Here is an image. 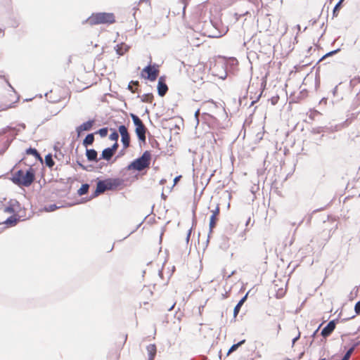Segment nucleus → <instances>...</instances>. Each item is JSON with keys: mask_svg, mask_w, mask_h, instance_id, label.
Returning <instances> with one entry per match:
<instances>
[{"mask_svg": "<svg viewBox=\"0 0 360 360\" xmlns=\"http://www.w3.org/2000/svg\"><path fill=\"white\" fill-rule=\"evenodd\" d=\"M35 171L30 167L27 170L20 169L13 175L12 181L18 186H30L34 181Z\"/></svg>", "mask_w": 360, "mask_h": 360, "instance_id": "f257e3e1", "label": "nucleus"}, {"mask_svg": "<svg viewBox=\"0 0 360 360\" xmlns=\"http://www.w3.org/2000/svg\"><path fill=\"white\" fill-rule=\"evenodd\" d=\"M116 21L115 16L112 13H96L91 14L87 20L86 23L90 25H96L99 24H113Z\"/></svg>", "mask_w": 360, "mask_h": 360, "instance_id": "f03ea898", "label": "nucleus"}, {"mask_svg": "<svg viewBox=\"0 0 360 360\" xmlns=\"http://www.w3.org/2000/svg\"><path fill=\"white\" fill-rule=\"evenodd\" d=\"M121 185V181L118 179H107L98 181L95 191L96 195L104 193L106 191L115 190Z\"/></svg>", "mask_w": 360, "mask_h": 360, "instance_id": "7ed1b4c3", "label": "nucleus"}, {"mask_svg": "<svg viewBox=\"0 0 360 360\" xmlns=\"http://www.w3.org/2000/svg\"><path fill=\"white\" fill-rule=\"evenodd\" d=\"M151 160V154L149 151L146 150L142 155L134 160L129 166L128 169H134L136 171H141L148 168L150 165Z\"/></svg>", "mask_w": 360, "mask_h": 360, "instance_id": "20e7f679", "label": "nucleus"}, {"mask_svg": "<svg viewBox=\"0 0 360 360\" xmlns=\"http://www.w3.org/2000/svg\"><path fill=\"white\" fill-rule=\"evenodd\" d=\"M159 65L155 63L149 64L142 70L141 72V77L150 82L155 81L159 76Z\"/></svg>", "mask_w": 360, "mask_h": 360, "instance_id": "39448f33", "label": "nucleus"}, {"mask_svg": "<svg viewBox=\"0 0 360 360\" xmlns=\"http://www.w3.org/2000/svg\"><path fill=\"white\" fill-rule=\"evenodd\" d=\"M131 117L136 127L135 132L138 136L139 140L141 142H145L146 139V134L147 131V128L143 123L142 120L137 115L131 114Z\"/></svg>", "mask_w": 360, "mask_h": 360, "instance_id": "423d86ee", "label": "nucleus"}, {"mask_svg": "<svg viewBox=\"0 0 360 360\" xmlns=\"http://www.w3.org/2000/svg\"><path fill=\"white\" fill-rule=\"evenodd\" d=\"M18 97L16 94L13 91H9L6 95H5L1 101L0 108L2 110H6L15 106V103L18 102Z\"/></svg>", "mask_w": 360, "mask_h": 360, "instance_id": "0eeeda50", "label": "nucleus"}, {"mask_svg": "<svg viewBox=\"0 0 360 360\" xmlns=\"http://www.w3.org/2000/svg\"><path fill=\"white\" fill-rule=\"evenodd\" d=\"M153 292L148 286H144L139 293V300L143 304H148L151 300Z\"/></svg>", "mask_w": 360, "mask_h": 360, "instance_id": "6e6552de", "label": "nucleus"}, {"mask_svg": "<svg viewBox=\"0 0 360 360\" xmlns=\"http://www.w3.org/2000/svg\"><path fill=\"white\" fill-rule=\"evenodd\" d=\"M118 129L121 135V141L122 142L123 147L124 148H127L130 143V136L127 128L124 125H120Z\"/></svg>", "mask_w": 360, "mask_h": 360, "instance_id": "1a4fd4ad", "label": "nucleus"}, {"mask_svg": "<svg viewBox=\"0 0 360 360\" xmlns=\"http://www.w3.org/2000/svg\"><path fill=\"white\" fill-rule=\"evenodd\" d=\"M168 91V86L165 82V79L160 77L158 83V91L160 96H164Z\"/></svg>", "mask_w": 360, "mask_h": 360, "instance_id": "9d476101", "label": "nucleus"}, {"mask_svg": "<svg viewBox=\"0 0 360 360\" xmlns=\"http://www.w3.org/2000/svg\"><path fill=\"white\" fill-rule=\"evenodd\" d=\"M94 123H95V120H89L86 122H84L83 124H82L81 125L77 127L76 129V131H77L78 135H79L80 133L82 132L83 131H89L94 126Z\"/></svg>", "mask_w": 360, "mask_h": 360, "instance_id": "9b49d317", "label": "nucleus"}, {"mask_svg": "<svg viewBox=\"0 0 360 360\" xmlns=\"http://www.w3.org/2000/svg\"><path fill=\"white\" fill-rule=\"evenodd\" d=\"M335 323L334 321H330L326 325V326H325L323 328V330L321 331L322 336H323V337L329 336L332 333V332L335 330Z\"/></svg>", "mask_w": 360, "mask_h": 360, "instance_id": "f8f14e48", "label": "nucleus"}, {"mask_svg": "<svg viewBox=\"0 0 360 360\" xmlns=\"http://www.w3.org/2000/svg\"><path fill=\"white\" fill-rule=\"evenodd\" d=\"M146 350L148 355V360H154L157 353V348L155 344H150L147 346Z\"/></svg>", "mask_w": 360, "mask_h": 360, "instance_id": "ddd939ff", "label": "nucleus"}, {"mask_svg": "<svg viewBox=\"0 0 360 360\" xmlns=\"http://www.w3.org/2000/svg\"><path fill=\"white\" fill-rule=\"evenodd\" d=\"M59 91H60V89L59 88H56L55 89H52L50 91V93H49V98L51 100L52 102L58 103V102L60 101L62 99L64 98V97L63 96H60L58 98L53 96L56 94H57Z\"/></svg>", "mask_w": 360, "mask_h": 360, "instance_id": "4468645a", "label": "nucleus"}, {"mask_svg": "<svg viewBox=\"0 0 360 360\" xmlns=\"http://www.w3.org/2000/svg\"><path fill=\"white\" fill-rule=\"evenodd\" d=\"M86 155L89 161L97 162V152L94 149H87Z\"/></svg>", "mask_w": 360, "mask_h": 360, "instance_id": "2eb2a0df", "label": "nucleus"}, {"mask_svg": "<svg viewBox=\"0 0 360 360\" xmlns=\"http://www.w3.org/2000/svg\"><path fill=\"white\" fill-rule=\"evenodd\" d=\"M247 297H248V293L238 302V303L235 307V308L233 309L234 317H236L237 315L238 314L242 305L243 304V303L245 302V300L247 299Z\"/></svg>", "mask_w": 360, "mask_h": 360, "instance_id": "dca6fc26", "label": "nucleus"}, {"mask_svg": "<svg viewBox=\"0 0 360 360\" xmlns=\"http://www.w3.org/2000/svg\"><path fill=\"white\" fill-rule=\"evenodd\" d=\"M114 153L112 149L110 148H107L104 149L102 152V158L106 160H109L113 156Z\"/></svg>", "mask_w": 360, "mask_h": 360, "instance_id": "f3484780", "label": "nucleus"}, {"mask_svg": "<svg viewBox=\"0 0 360 360\" xmlns=\"http://www.w3.org/2000/svg\"><path fill=\"white\" fill-rule=\"evenodd\" d=\"M94 134H89L84 139L83 145L86 147V146H88L89 145H91L94 143Z\"/></svg>", "mask_w": 360, "mask_h": 360, "instance_id": "a211bd4d", "label": "nucleus"}, {"mask_svg": "<svg viewBox=\"0 0 360 360\" xmlns=\"http://www.w3.org/2000/svg\"><path fill=\"white\" fill-rule=\"evenodd\" d=\"M44 160H45V164L48 167L52 168L54 166L55 162H54L52 155L51 154L46 155L45 156Z\"/></svg>", "mask_w": 360, "mask_h": 360, "instance_id": "6ab92c4d", "label": "nucleus"}, {"mask_svg": "<svg viewBox=\"0 0 360 360\" xmlns=\"http://www.w3.org/2000/svg\"><path fill=\"white\" fill-rule=\"evenodd\" d=\"M245 342V340H243L236 344L233 345L227 352V356H229L232 352L236 351L240 346Z\"/></svg>", "mask_w": 360, "mask_h": 360, "instance_id": "aec40b11", "label": "nucleus"}, {"mask_svg": "<svg viewBox=\"0 0 360 360\" xmlns=\"http://www.w3.org/2000/svg\"><path fill=\"white\" fill-rule=\"evenodd\" d=\"M89 186L87 184H82L77 193L79 195H85L88 193Z\"/></svg>", "mask_w": 360, "mask_h": 360, "instance_id": "412c9836", "label": "nucleus"}, {"mask_svg": "<svg viewBox=\"0 0 360 360\" xmlns=\"http://www.w3.org/2000/svg\"><path fill=\"white\" fill-rule=\"evenodd\" d=\"M219 218L214 216H211L210 219V232H212L215 227Z\"/></svg>", "mask_w": 360, "mask_h": 360, "instance_id": "4be33fe9", "label": "nucleus"}, {"mask_svg": "<svg viewBox=\"0 0 360 360\" xmlns=\"http://www.w3.org/2000/svg\"><path fill=\"white\" fill-rule=\"evenodd\" d=\"M154 96L152 94H146L142 96V101L151 103L153 101Z\"/></svg>", "mask_w": 360, "mask_h": 360, "instance_id": "5701e85b", "label": "nucleus"}, {"mask_svg": "<svg viewBox=\"0 0 360 360\" xmlns=\"http://www.w3.org/2000/svg\"><path fill=\"white\" fill-rule=\"evenodd\" d=\"M354 350V346L352 347L345 354L342 360H349L350 359V356L352 354V352Z\"/></svg>", "mask_w": 360, "mask_h": 360, "instance_id": "b1692460", "label": "nucleus"}, {"mask_svg": "<svg viewBox=\"0 0 360 360\" xmlns=\"http://www.w3.org/2000/svg\"><path fill=\"white\" fill-rule=\"evenodd\" d=\"M127 51V49L126 48L123 49V44L117 46L116 51H117V54H119L120 56L123 55Z\"/></svg>", "mask_w": 360, "mask_h": 360, "instance_id": "393cba45", "label": "nucleus"}, {"mask_svg": "<svg viewBox=\"0 0 360 360\" xmlns=\"http://www.w3.org/2000/svg\"><path fill=\"white\" fill-rule=\"evenodd\" d=\"M342 1H340L335 6L334 9H333V16H335L337 17L338 15V13H339V11L340 9V7H341V4H342Z\"/></svg>", "mask_w": 360, "mask_h": 360, "instance_id": "a878e982", "label": "nucleus"}, {"mask_svg": "<svg viewBox=\"0 0 360 360\" xmlns=\"http://www.w3.org/2000/svg\"><path fill=\"white\" fill-rule=\"evenodd\" d=\"M96 134H98L101 137H105L108 134V128L104 127L100 129L98 131L96 132Z\"/></svg>", "mask_w": 360, "mask_h": 360, "instance_id": "bb28decb", "label": "nucleus"}, {"mask_svg": "<svg viewBox=\"0 0 360 360\" xmlns=\"http://www.w3.org/2000/svg\"><path fill=\"white\" fill-rule=\"evenodd\" d=\"M27 153L39 158V154L35 148H30L27 150Z\"/></svg>", "mask_w": 360, "mask_h": 360, "instance_id": "cd10ccee", "label": "nucleus"}, {"mask_svg": "<svg viewBox=\"0 0 360 360\" xmlns=\"http://www.w3.org/2000/svg\"><path fill=\"white\" fill-rule=\"evenodd\" d=\"M119 138L118 133L115 131H114L112 133H111L109 136V139L112 141H117V139Z\"/></svg>", "mask_w": 360, "mask_h": 360, "instance_id": "c85d7f7f", "label": "nucleus"}, {"mask_svg": "<svg viewBox=\"0 0 360 360\" xmlns=\"http://www.w3.org/2000/svg\"><path fill=\"white\" fill-rule=\"evenodd\" d=\"M285 294V289L280 288L277 291L276 297L277 298H281V297H283L284 296Z\"/></svg>", "mask_w": 360, "mask_h": 360, "instance_id": "c756f323", "label": "nucleus"}, {"mask_svg": "<svg viewBox=\"0 0 360 360\" xmlns=\"http://www.w3.org/2000/svg\"><path fill=\"white\" fill-rule=\"evenodd\" d=\"M219 212H220V209H219V205H217L214 210H212L211 216H214L216 217H219Z\"/></svg>", "mask_w": 360, "mask_h": 360, "instance_id": "7c9ffc66", "label": "nucleus"}, {"mask_svg": "<svg viewBox=\"0 0 360 360\" xmlns=\"http://www.w3.org/2000/svg\"><path fill=\"white\" fill-rule=\"evenodd\" d=\"M57 206L56 205H50L48 207H45V210L46 212H53L57 209Z\"/></svg>", "mask_w": 360, "mask_h": 360, "instance_id": "2f4dec72", "label": "nucleus"}, {"mask_svg": "<svg viewBox=\"0 0 360 360\" xmlns=\"http://www.w3.org/2000/svg\"><path fill=\"white\" fill-rule=\"evenodd\" d=\"M354 311L356 314H360V300L357 302L354 307Z\"/></svg>", "mask_w": 360, "mask_h": 360, "instance_id": "473e14b6", "label": "nucleus"}, {"mask_svg": "<svg viewBox=\"0 0 360 360\" xmlns=\"http://www.w3.org/2000/svg\"><path fill=\"white\" fill-rule=\"evenodd\" d=\"M117 148H118V143L117 141H115L114 145L110 148L112 149V152L115 153V151L117 150Z\"/></svg>", "mask_w": 360, "mask_h": 360, "instance_id": "72a5a7b5", "label": "nucleus"}, {"mask_svg": "<svg viewBox=\"0 0 360 360\" xmlns=\"http://www.w3.org/2000/svg\"><path fill=\"white\" fill-rule=\"evenodd\" d=\"M181 177H182L181 175H179V176H176L174 178V186H175L179 182V181L181 179Z\"/></svg>", "mask_w": 360, "mask_h": 360, "instance_id": "f704fd0d", "label": "nucleus"}, {"mask_svg": "<svg viewBox=\"0 0 360 360\" xmlns=\"http://www.w3.org/2000/svg\"><path fill=\"white\" fill-rule=\"evenodd\" d=\"M300 337V333H299L298 335L295 338H293V340H292V345H294L295 343V342L297 340H299Z\"/></svg>", "mask_w": 360, "mask_h": 360, "instance_id": "c9c22d12", "label": "nucleus"}, {"mask_svg": "<svg viewBox=\"0 0 360 360\" xmlns=\"http://www.w3.org/2000/svg\"><path fill=\"white\" fill-rule=\"evenodd\" d=\"M335 52V51H331V52H330V53H327L326 55H325V56L321 58V60H322V59H323V58H326V57H327L328 56H331V55H333Z\"/></svg>", "mask_w": 360, "mask_h": 360, "instance_id": "e433bc0d", "label": "nucleus"}, {"mask_svg": "<svg viewBox=\"0 0 360 360\" xmlns=\"http://www.w3.org/2000/svg\"><path fill=\"white\" fill-rule=\"evenodd\" d=\"M131 84H134V86H136V87L139 86V83L138 81H135V82H131Z\"/></svg>", "mask_w": 360, "mask_h": 360, "instance_id": "4c0bfd02", "label": "nucleus"}, {"mask_svg": "<svg viewBox=\"0 0 360 360\" xmlns=\"http://www.w3.org/2000/svg\"><path fill=\"white\" fill-rule=\"evenodd\" d=\"M129 89L131 91V92L134 93L135 90L133 89V86H131V84L129 85Z\"/></svg>", "mask_w": 360, "mask_h": 360, "instance_id": "58836bf2", "label": "nucleus"}, {"mask_svg": "<svg viewBox=\"0 0 360 360\" xmlns=\"http://www.w3.org/2000/svg\"><path fill=\"white\" fill-rule=\"evenodd\" d=\"M127 339V336L123 335V337H122L123 344L126 342Z\"/></svg>", "mask_w": 360, "mask_h": 360, "instance_id": "ea45409f", "label": "nucleus"}, {"mask_svg": "<svg viewBox=\"0 0 360 360\" xmlns=\"http://www.w3.org/2000/svg\"><path fill=\"white\" fill-rule=\"evenodd\" d=\"M190 236H191V230H189L188 233L187 235V238H186L187 241H188Z\"/></svg>", "mask_w": 360, "mask_h": 360, "instance_id": "a19ab883", "label": "nucleus"}, {"mask_svg": "<svg viewBox=\"0 0 360 360\" xmlns=\"http://www.w3.org/2000/svg\"><path fill=\"white\" fill-rule=\"evenodd\" d=\"M4 35V31L1 29H0V37H2Z\"/></svg>", "mask_w": 360, "mask_h": 360, "instance_id": "79ce46f5", "label": "nucleus"}, {"mask_svg": "<svg viewBox=\"0 0 360 360\" xmlns=\"http://www.w3.org/2000/svg\"><path fill=\"white\" fill-rule=\"evenodd\" d=\"M165 182H166V180H164V179L160 181L161 184H164Z\"/></svg>", "mask_w": 360, "mask_h": 360, "instance_id": "37998d69", "label": "nucleus"}, {"mask_svg": "<svg viewBox=\"0 0 360 360\" xmlns=\"http://www.w3.org/2000/svg\"><path fill=\"white\" fill-rule=\"evenodd\" d=\"M199 114V110H198L196 112H195V115L198 116V115Z\"/></svg>", "mask_w": 360, "mask_h": 360, "instance_id": "c03bdc74", "label": "nucleus"}, {"mask_svg": "<svg viewBox=\"0 0 360 360\" xmlns=\"http://www.w3.org/2000/svg\"><path fill=\"white\" fill-rule=\"evenodd\" d=\"M319 360H326V359H319Z\"/></svg>", "mask_w": 360, "mask_h": 360, "instance_id": "a18cd8bd", "label": "nucleus"}]
</instances>
